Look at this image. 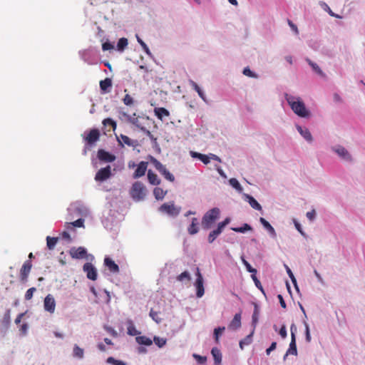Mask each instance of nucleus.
Masks as SVG:
<instances>
[{
    "label": "nucleus",
    "mask_w": 365,
    "mask_h": 365,
    "mask_svg": "<svg viewBox=\"0 0 365 365\" xmlns=\"http://www.w3.org/2000/svg\"><path fill=\"white\" fill-rule=\"evenodd\" d=\"M192 357L197 361L199 364H204L207 361V357L200 356L197 354H193Z\"/></svg>",
    "instance_id": "60"
},
{
    "label": "nucleus",
    "mask_w": 365,
    "mask_h": 365,
    "mask_svg": "<svg viewBox=\"0 0 365 365\" xmlns=\"http://www.w3.org/2000/svg\"><path fill=\"white\" fill-rule=\"evenodd\" d=\"M112 87V81L109 78H106L104 80L100 81V89L101 93H107L110 91Z\"/></svg>",
    "instance_id": "25"
},
{
    "label": "nucleus",
    "mask_w": 365,
    "mask_h": 365,
    "mask_svg": "<svg viewBox=\"0 0 365 365\" xmlns=\"http://www.w3.org/2000/svg\"><path fill=\"white\" fill-rule=\"evenodd\" d=\"M304 325L305 327V340L307 342L309 343L312 339L310 331H309V324L305 321H304Z\"/></svg>",
    "instance_id": "61"
},
{
    "label": "nucleus",
    "mask_w": 365,
    "mask_h": 365,
    "mask_svg": "<svg viewBox=\"0 0 365 365\" xmlns=\"http://www.w3.org/2000/svg\"><path fill=\"white\" fill-rule=\"evenodd\" d=\"M67 220H73L76 217H85L88 213V208L81 202L77 201L71 203L67 208Z\"/></svg>",
    "instance_id": "3"
},
{
    "label": "nucleus",
    "mask_w": 365,
    "mask_h": 365,
    "mask_svg": "<svg viewBox=\"0 0 365 365\" xmlns=\"http://www.w3.org/2000/svg\"><path fill=\"white\" fill-rule=\"evenodd\" d=\"M106 362L107 364H112V365H127L126 362H125L122 360L116 359L113 356L108 357Z\"/></svg>",
    "instance_id": "48"
},
{
    "label": "nucleus",
    "mask_w": 365,
    "mask_h": 365,
    "mask_svg": "<svg viewBox=\"0 0 365 365\" xmlns=\"http://www.w3.org/2000/svg\"><path fill=\"white\" fill-rule=\"evenodd\" d=\"M259 316V307L257 303H254V311L252 316V324L253 326V329H255V327L258 322Z\"/></svg>",
    "instance_id": "30"
},
{
    "label": "nucleus",
    "mask_w": 365,
    "mask_h": 365,
    "mask_svg": "<svg viewBox=\"0 0 365 365\" xmlns=\"http://www.w3.org/2000/svg\"><path fill=\"white\" fill-rule=\"evenodd\" d=\"M147 194L145 186L140 181L135 182L131 187L130 195L135 201H140L145 198Z\"/></svg>",
    "instance_id": "7"
},
{
    "label": "nucleus",
    "mask_w": 365,
    "mask_h": 365,
    "mask_svg": "<svg viewBox=\"0 0 365 365\" xmlns=\"http://www.w3.org/2000/svg\"><path fill=\"white\" fill-rule=\"evenodd\" d=\"M284 267H285V269H286V271H287V273L288 276L291 279L292 282V284L294 286V288L299 292V287L297 285V279H296L293 272H292L291 269L287 265L284 264Z\"/></svg>",
    "instance_id": "40"
},
{
    "label": "nucleus",
    "mask_w": 365,
    "mask_h": 365,
    "mask_svg": "<svg viewBox=\"0 0 365 365\" xmlns=\"http://www.w3.org/2000/svg\"><path fill=\"white\" fill-rule=\"evenodd\" d=\"M231 229L239 233H245L247 231L252 230V226L247 223H244L241 227H232Z\"/></svg>",
    "instance_id": "39"
},
{
    "label": "nucleus",
    "mask_w": 365,
    "mask_h": 365,
    "mask_svg": "<svg viewBox=\"0 0 365 365\" xmlns=\"http://www.w3.org/2000/svg\"><path fill=\"white\" fill-rule=\"evenodd\" d=\"M252 279H253L255 286L262 292L265 297H267L265 292L262 286L260 281L257 279L256 274L251 275Z\"/></svg>",
    "instance_id": "53"
},
{
    "label": "nucleus",
    "mask_w": 365,
    "mask_h": 365,
    "mask_svg": "<svg viewBox=\"0 0 365 365\" xmlns=\"http://www.w3.org/2000/svg\"><path fill=\"white\" fill-rule=\"evenodd\" d=\"M212 356L214 359L215 365H220L222 361V354L219 349L213 347L211 350Z\"/></svg>",
    "instance_id": "29"
},
{
    "label": "nucleus",
    "mask_w": 365,
    "mask_h": 365,
    "mask_svg": "<svg viewBox=\"0 0 365 365\" xmlns=\"http://www.w3.org/2000/svg\"><path fill=\"white\" fill-rule=\"evenodd\" d=\"M115 201L108 202L102 213L101 222L104 227L110 230L115 222L118 221V212L115 209Z\"/></svg>",
    "instance_id": "2"
},
{
    "label": "nucleus",
    "mask_w": 365,
    "mask_h": 365,
    "mask_svg": "<svg viewBox=\"0 0 365 365\" xmlns=\"http://www.w3.org/2000/svg\"><path fill=\"white\" fill-rule=\"evenodd\" d=\"M177 279L180 282H183L184 280L190 281V274L189 272L185 271L178 276Z\"/></svg>",
    "instance_id": "57"
},
{
    "label": "nucleus",
    "mask_w": 365,
    "mask_h": 365,
    "mask_svg": "<svg viewBox=\"0 0 365 365\" xmlns=\"http://www.w3.org/2000/svg\"><path fill=\"white\" fill-rule=\"evenodd\" d=\"M135 341L142 346H149L153 344V340L146 336H138L135 337Z\"/></svg>",
    "instance_id": "28"
},
{
    "label": "nucleus",
    "mask_w": 365,
    "mask_h": 365,
    "mask_svg": "<svg viewBox=\"0 0 365 365\" xmlns=\"http://www.w3.org/2000/svg\"><path fill=\"white\" fill-rule=\"evenodd\" d=\"M148 163L145 161H141L137 165V168L133 173V178H139L143 177L147 170Z\"/></svg>",
    "instance_id": "20"
},
{
    "label": "nucleus",
    "mask_w": 365,
    "mask_h": 365,
    "mask_svg": "<svg viewBox=\"0 0 365 365\" xmlns=\"http://www.w3.org/2000/svg\"><path fill=\"white\" fill-rule=\"evenodd\" d=\"M113 173H115L118 171H121L124 168V162L121 160H118L116 162H114L113 164Z\"/></svg>",
    "instance_id": "46"
},
{
    "label": "nucleus",
    "mask_w": 365,
    "mask_h": 365,
    "mask_svg": "<svg viewBox=\"0 0 365 365\" xmlns=\"http://www.w3.org/2000/svg\"><path fill=\"white\" fill-rule=\"evenodd\" d=\"M150 317L154 320L156 323L159 324L161 322L162 319L158 317V312L154 311L153 309H150L149 313Z\"/></svg>",
    "instance_id": "59"
},
{
    "label": "nucleus",
    "mask_w": 365,
    "mask_h": 365,
    "mask_svg": "<svg viewBox=\"0 0 365 365\" xmlns=\"http://www.w3.org/2000/svg\"><path fill=\"white\" fill-rule=\"evenodd\" d=\"M240 259H241L242 264L245 265V267L248 272L251 273L252 274H257V269L255 268H253L251 266V264L245 259V257L244 255H242Z\"/></svg>",
    "instance_id": "41"
},
{
    "label": "nucleus",
    "mask_w": 365,
    "mask_h": 365,
    "mask_svg": "<svg viewBox=\"0 0 365 365\" xmlns=\"http://www.w3.org/2000/svg\"><path fill=\"white\" fill-rule=\"evenodd\" d=\"M128 44V39L126 38H120L116 45V50L120 52H123Z\"/></svg>",
    "instance_id": "37"
},
{
    "label": "nucleus",
    "mask_w": 365,
    "mask_h": 365,
    "mask_svg": "<svg viewBox=\"0 0 365 365\" xmlns=\"http://www.w3.org/2000/svg\"><path fill=\"white\" fill-rule=\"evenodd\" d=\"M296 128L299 134L307 140L308 143H312L313 140L312 135L309 130L306 127H302L299 125H296Z\"/></svg>",
    "instance_id": "23"
},
{
    "label": "nucleus",
    "mask_w": 365,
    "mask_h": 365,
    "mask_svg": "<svg viewBox=\"0 0 365 365\" xmlns=\"http://www.w3.org/2000/svg\"><path fill=\"white\" fill-rule=\"evenodd\" d=\"M199 232L198 225H195V224H190L187 227V232L190 235H194Z\"/></svg>",
    "instance_id": "58"
},
{
    "label": "nucleus",
    "mask_w": 365,
    "mask_h": 365,
    "mask_svg": "<svg viewBox=\"0 0 365 365\" xmlns=\"http://www.w3.org/2000/svg\"><path fill=\"white\" fill-rule=\"evenodd\" d=\"M70 225L76 227H84V219L83 217H78L76 220L73 222H66V226L68 227Z\"/></svg>",
    "instance_id": "43"
},
{
    "label": "nucleus",
    "mask_w": 365,
    "mask_h": 365,
    "mask_svg": "<svg viewBox=\"0 0 365 365\" xmlns=\"http://www.w3.org/2000/svg\"><path fill=\"white\" fill-rule=\"evenodd\" d=\"M189 83L192 88L197 93L198 96L202 98V100H203L205 102H207L206 96L204 91L200 88V86L192 80H190Z\"/></svg>",
    "instance_id": "33"
},
{
    "label": "nucleus",
    "mask_w": 365,
    "mask_h": 365,
    "mask_svg": "<svg viewBox=\"0 0 365 365\" xmlns=\"http://www.w3.org/2000/svg\"><path fill=\"white\" fill-rule=\"evenodd\" d=\"M117 140L119 144L122 146H123L125 144L129 147H132L133 149H135L138 146L140 145L137 140H133L123 134H120L119 136H117Z\"/></svg>",
    "instance_id": "16"
},
{
    "label": "nucleus",
    "mask_w": 365,
    "mask_h": 365,
    "mask_svg": "<svg viewBox=\"0 0 365 365\" xmlns=\"http://www.w3.org/2000/svg\"><path fill=\"white\" fill-rule=\"evenodd\" d=\"M128 327H127V333L130 336H137L140 334V331L136 329L135 327L134 326L133 322L131 320L128 321Z\"/></svg>",
    "instance_id": "38"
},
{
    "label": "nucleus",
    "mask_w": 365,
    "mask_h": 365,
    "mask_svg": "<svg viewBox=\"0 0 365 365\" xmlns=\"http://www.w3.org/2000/svg\"><path fill=\"white\" fill-rule=\"evenodd\" d=\"M305 61L307 62V63L311 66L313 71H314L316 73H317L319 76H320L322 78L326 77V74L322 71V70L320 68V67L314 62H313L309 58H307Z\"/></svg>",
    "instance_id": "27"
},
{
    "label": "nucleus",
    "mask_w": 365,
    "mask_h": 365,
    "mask_svg": "<svg viewBox=\"0 0 365 365\" xmlns=\"http://www.w3.org/2000/svg\"><path fill=\"white\" fill-rule=\"evenodd\" d=\"M291 331V341L289 343V349L286 352V356L289 354L297 356V348L296 343V334L297 331V328L296 325L293 323L290 327Z\"/></svg>",
    "instance_id": "10"
},
{
    "label": "nucleus",
    "mask_w": 365,
    "mask_h": 365,
    "mask_svg": "<svg viewBox=\"0 0 365 365\" xmlns=\"http://www.w3.org/2000/svg\"><path fill=\"white\" fill-rule=\"evenodd\" d=\"M100 132L98 129L93 128L86 135V132L83 134V139L86 141V143L90 147H92L96 142L99 140Z\"/></svg>",
    "instance_id": "12"
},
{
    "label": "nucleus",
    "mask_w": 365,
    "mask_h": 365,
    "mask_svg": "<svg viewBox=\"0 0 365 365\" xmlns=\"http://www.w3.org/2000/svg\"><path fill=\"white\" fill-rule=\"evenodd\" d=\"M220 210L218 207H213L207 211L202 218L201 225L202 229L207 230L210 229L213 224L220 218Z\"/></svg>",
    "instance_id": "5"
},
{
    "label": "nucleus",
    "mask_w": 365,
    "mask_h": 365,
    "mask_svg": "<svg viewBox=\"0 0 365 365\" xmlns=\"http://www.w3.org/2000/svg\"><path fill=\"white\" fill-rule=\"evenodd\" d=\"M230 185L235 188L238 192H242L243 188L241 186L240 183L236 178H230L229 180Z\"/></svg>",
    "instance_id": "44"
},
{
    "label": "nucleus",
    "mask_w": 365,
    "mask_h": 365,
    "mask_svg": "<svg viewBox=\"0 0 365 365\" xmlns=\"http://www.w3.org/2000/svg\"><path fill=\"white\" fill-rule=\"evenodd\" d=\"M242 197L245 201H247L250 204V205L253 209L258 211H261L262 210L261 205L252 195L247 193H244L242 195Z\"/></svg>",
    "instance_id": "21"
},
{
    "label": "nucleus",
    "mask_w": 365,
    "mask_h": 365,
    "mask_svg": "<svg viewBox=\"0 0 365 365\" xmlns=\"http://www.w3.org/2000/svg\"><path fill=\"white\" fill-rule=\"evenodd\" d=\"M113 175L114 173H113L111 166L109 165L99 169L96 173L94 178L95 180L98 183V186L100 187L99 189L104 192L110 191V188L108 187V186L102 185V183Z\"/></svg>",
    "instance_id": "4"
},
{
    "label": "nucleus",
    "mask_w": 365,
    "mask_h": 365,
    "mask_svg": "<svg viewBox=\"0 0 365 365\" xmlns=\"http://www.w3.org/2000/svg\"><path fill=\"white\" fill-rule=\"evenodd\" d=\"M69 254L71 257L73 259H83L86 258L87 259L93 260L94 259L93 255L88 254L87 250L83 247H79L78 248L73 247H71L69 250Z\"/></svg>",
    "instance_id": "9"
},
{
    "label": "nucleus",
    "mask_w": 365,
    "mask_h": 365,
    "mask_svg": "<svg viewBox=\"0 0 365 365\" xmlns=\"http://www.w3.org/2000/svg\"><path fill=\"white\" fill-rule=\"evenodd\" d=\"M242 73L248 77L253 78H258L259 75L254 71H252L249 67H245Z\"/></svg>",
    "instance_id": "51"
},
{
    "label": "nucleus",
    "mask_w": 365,
    "mask_h": 365,
    "mask_svg": "<svg viewBox=\"0 0 365 365\" xmlns=\"http://www.w3.org/2000/svg\"><path fill=\"white\" fill-rule=\"evenodd\" d=\"M306 217L309 221L313 222L317 217L316 210L314 209H312L311 211L307 212L306 214Z\"/></svg>",
    "instance_id": "63"
},
{
    "label": "nucleus",
    "mask_w": 365,
    "mask_h": 365,
    "mask_svg": "<svg viewBox=\"0 0 365 365\" xmlns=\"http://www.w3.org/2000/svg\"><path fill=\"white\" fill-rule=\"evenodd\" d=\"M36 288L35 287H31L29 288L26 294H25V299L26 300H30L32 297H33V294L34 293L36 292Z\"/></svg>",
    "instance_id": "64"
},
{
    "label": "nucleus",
    "mask_w": 365,
    "mask_h": 365,
    "mask_svg": "<svg viewBox=\"0 0 365 365\" xmlns=\"http://www.w3.org/2000/svg\"><path fill=\"white\" fill-rule=\"evenodd\" d=\"M104 265L113 274L119 272V266L109 257H106L104 259Z\"/></svg>",
    "instance_id": "22"
},
{
    "label": "nucleus",
    "mask_w": 365,
    "mask_h": 365,
    "mask_svg": "<svg viewBox=\"0 0 365 365\" xmlns=\"http://www.w3.org/2000/svg\"><path fill=\"white\" fill-rule=\"evenodd\" d=\"M151 162L155 169L160 173L165 166L153 157H151Z\"/></svg>",
    "instance_id": "54"
},
{
    "label": "nucleus",
    "mask_w": 365,
    "mask_h": 365,
    "mask_svg": "<svg viewBox=\"0 0 365 365\" xmlns=\"http://www.w3.org/2000/svg\"><path fill=\"white\" fill-rule=\"evenodd\" d=\"M83 271L86 272L88 279L95 281L98 277V272L96 268L91 262H86L83 266Z\"/></svg>",
    "instance_id": "14"
},
{
    "label": "nucleus",
    "mask_w": 365,
    "mask_h": 365,
    "mask_svg": "<svg viewBox=\"0 0 365 365\" xmlns=\"http://www.w3.org/2000/svg\"><path fill=\"white\" fill-rule=\"evenodd\" d=\"M140 130L149 138V140L152 141L153 148L155 149V150L160 152V148L157 142V138L154 137V135L148 130L146 128H140Z\"/></svg>",
    "instance_id": "26"
},
{
    "label": "nucleus",
    "mask_w": 365,
    "mask_h": 365,
    "mask_svg": "<svg viewBox=\"0 0 365 365\" xmlns=\"http://www.w3.org/2000/svg\"><path fill=\"white\" fill-rule=\"evenodd\" d=\"M224 327H218L214 329V337L216 341V342H218L219 337L222 335L223 331L225 330Z\"/></svg>",
    "instance_id": "55"
},
{
    "label": "nucleus",
    "mask_w": 365,
    "mask_h": 365,
    "mask_svg": "<svg viewBox=\"0 0 365 365\" xmlns=\"http://www.w3.org/2000/svg\"><path fill=\"white\" fill-rule=\"evenodd\" d=\"M44 309L49 312L53 313L56 308V302L54 297L51 294H48L43 301Z\"/></svg>",
    "instance_id": "17"
},
{
    "label": "nucleus",
    "mask_w": 365,
    "mask_h": 365,
    "mask_svg": "<svg viewBox=\"0 0 365 365\" xmlns=\"http://www.w3.org/2000/svg\"><path fill=\"white\" fill-rule=\"evenodd\" d=\"M221 232L217 227L212 230L207 236V242L211 244L222 234Z\"/></svg>",
    "instance_id": "35"
},
{
    "label": "nucleus",
    "mask_w": 365,
    "mask_h": 365,
    "mask_svg": "<svg viewBox=\"0 0 365 365\" xmlns=\"http://www.w3.org/2000/svg\"><path fill=\"white\" fill-rule=\"evenodd\" d=\"M196 277L197 278L195 282V287L196 288V296L197 298H201L205 293L204 279L198 269H197Z\"/></svg>",
    "instance_id": "13"
},
{
    "label": "nucleus",
    "mask_w": 365,
    "mask_h": 365,
    "mask_svg": "<svg viewBox=\"0 0 365 365\" xmlns=\"http://www.w3.org/2000/svg\"><path fill=\"white\" fill-rule=\"evenodd\" d=\"M72 355L74 358L82 359L84 356V350L77 344H75L73 348Z\"/></svg>",
    "instance_id": "36"
},
{
    "label": "nucleus",
    "mask_w": 365,
    "mask_h": 365,
    "mask_svg": "<svg viewBox=\"0 0 365 365\" xmlns=\"http://www.w3.org/2000/svg\"><path fill=\"white\" fill-rule=\"evenodd\" d=\"M166 192H164L163 190L160 187H155L153 190V195L157 200H161L164 198Z\"/></svg>",
    "instance_id": "45"
},
{
    "label": "nucleus",
    "mask_w": 365,
    "mask_h": 365,
    "mask_svg": "<svg viewBox=\"0 0 365 365\" xmlns=\"http://www.w3.org/2000/svg\"><path fill=\"white\" fill-rule=\"evenodd\" d=\"M158 211L163 214H165L168 216L175 218L179 215L181 211V207L176 206L173 202L169 203H163L161 205Z\"/></svg>",
    "instance_id": "8"
},
{
    "label": "nucleus",
    "mask_w": 365,
    "mask_h": 365,
    "mask_svg": "<svg viewBox=\"0 0 365 365\" xmlns=\"http://www.w3.org/2000/svg\"><path fill=\"white\" fill-rule=\"evenodd\" d=\"M46 242H47V247L49 250H53L55 247V246L58 242V237L48 236L46 237Z\"/></svg>",
    "instance_id": "49"
},
{
    "label": "nucleus",
    "mask_w": 365,
    "mask_h": 365,
    "mask_svg": "<svg viewBox=\"0 0 365 365\" xmlns=\"http://www.w3.org/2000/svg\"><path fill=\"white\" fill-rule=\"evenodd\" d=\"M284 98L292 111L300 118H308L311 115L310 111L306 108L303 101L299 96L285 93Z\"/></svg>",
    "instance_id": "1"
},
{
    "label": "nucleus",
    "mask_w": 365,
    "mask_h": 365,
    "mask_svg": "<svg viewBox=\"0 0 365 365\" xmlns=\"http://www.w3.org/2000/svg\"><path fill=\"white\" fill-rule=\"evenodd\" d=\"M241 327V312L235 314L233 319L229 324L228 328L232 330H237Z\"/></svg>",
    "instance_id": "24"
},
{
    "label": "nucleus",
    "mask_w": 365,
    "mask_h": 365,
    "mask_svg": "<svg viewBox=\"0 0 365 365\" xmlns=\"http://www.w3.org/2000/svg\"><path fill=\"white\" fill-rule=\"evenodd\" d=\"M32 267V264L30 260H26L23 264L21 269L20 270V279L22 282L27 281L29 274L31 272Z\"/></svg>",
    "instance_id": "18"
},
{
    "label": "nucleus",
    "mask_w": 365,
    "mask_h": 365,
    "mask_svg": "<svg viewBox=\"0 0 365 365\" xmlns=\"http://www.w3.org/2000/svg\"><path fill=\"white\" fill-rule=\"evenodd\" d=\"M98 50L94 47H89L78 51V55L82 61L88 65L97 63Z\"/></svg>",
    "instance_id": "6"
},
{
    "label": "nucleus",
    "mask_w": 365,
    "mask_h": 365,
    "mask_svg": "<svg viewBox=\"0 0 365 365\" xmlns=\"http://www.w3.org/2000/svg\"><path fill=\"white\" fill-rule=\"evenodd\" d=\"M114 48V45L113 43L107 40L106 41L103 42L102 44V50L103 51H108Z\"/></svg>",
    "instance_id": "62"
},
{
    "label": "nucleus",
    "mask_w": 365,
    "mask_h": 365,
    "mask_svg": "<svg viewBox=\"0 0 365 365\" xmlns=\"http://www.w3.org/2000/svg\"><path fill=\"white\" fill-rule=\"evenodd\" d=\"M103 124L105 126H107V125L111 126L113 130H115L117 126L116 122L110 118H107L104 119L103 120Z\"/></svg>",
    "instance_id": "56"
},
{
    "label": "nucleus",
    "mask_w": 365,
    "mask_h": 365,
    "mask_svg": "<svg viewBox=\"0 0 365 365\" xmlns=\"http://www.w3.org/2000/svg\"><path fill=\"white\" fill-rule=\"evenodd\" d=\"M331 150L335 153L341 160L348 162L352 163L353 158L350 153L342 145H336L335 146L331 147Z\"/></svg>",
    "instance_id": "11"
},
{
    "label": "nucleus",
    "mask_w": 365,
    "mask_h": 365,
    "mask_svg": "<svg viewBox=\"0 0 365 365\" xmlns=\"http://www.w3.org/2000/svg\"><path fill=\"white\" fill-rule=\"evenodd\" d=\"M254 331H255V329H253L250 334L246 336L243 339H242L240 341L239 345L242 350L244 349L245 346L250 345L252 342V336H253Z\"/></svg>",
    "instance_id": "34"
},
{
    "label": "nucleus",
    "mask_w": 365,
    "mask_h": 365,
    "mask_svg": "<svg viewBox=\"0 0 365 365\" xmlns=\"http://www.w3.org/2000/svg\"><path fill=\"white\" fill-rule=\"evenodd\" d=\"M259 222L262 224L263 227L268 232L269 235L271 238H277V233L274 228L271 225V224L267 220H266L264 217H260Z\"/></svg>",
    "instance_id": "19"
},
{
    "label": "nucleus",
    "mask_w": 365,
    "mask_h": 365,
    "mask_svg": "<svg viewBox=\"0 0 365 365\" xmlns=\"http://www.w3.org/2000/svg\"><path fill=\"white\" fill-rule=\"evenodd\" d=\"M97 158L102 163H113L115 160V155L103 149H99L97 153Z\"/></svg>",
    "instance_id": "15"
},
{
    "label": "nucleus",
    "mask_w": 365,
    "mask_h": 365,
    "mask_svg": "<svg viewBox=\"0 0 365 365\" xmlns=\"http://www.w3.org/2000/svg\"><path fill=\"white\" fill-rule=\"evenodd\" d=\"M148 182L153 185H158L161 182L160 180L158 178V175L151 170H148Z\"/></svg>",
    "instance_id": "32"
},
{
    "label": "nucleus",
    "mask_w": 365,
    "mask_h": 365,
    "mask_svg": "<svg viewBox=\"0 0 365 365\" xmlns=\"http://www.w3.org/2000/svg\"><path fill=\"white\" fill-rule=\"evenodd\" d=\"M136 39H137V41L138 42V43L141 46L143 50L145 51V53L150 57H153V54L152 53L150 52L148 46H147V44L140 38V36L136 34Z\"/></svg>",
    "instance_id": "42"
},
{
    "label": "nucleus",
    "mask_w": 365,
    "mask_h": 365,
    "mask_svg": "<svg viewBox=\"0 0 365 365\" xmlns=\"http://www.w3.org/2000/svg\"><path fill=\"white\" fill-rule=\"evenodd\" d=\"M321 5H322V8H323L325 11H327L328 12V14H329L331 16L335 17V18H336V19H341V18H342V16H340V15H339V14H335L334 12H333V11H331V9L329 7V6H328L326 3H324H324H322Z\"/></svg>",
    "instance_id": "52"
},
{
    "label": "nucleus",
    "mask_w": 365,
    "mask_h": 365,
    "mask_svg": "<svg viewBox=\"0 0 365 365\" xmlns=\"http://www.w3.org/2000/svg\"><path fill=\"white\" fill-rule=\"evenodd\" d=\"M164 178L170 182H174L175 176L165 167L160 172Z\"/></svg>",
    "instance_id": "47"
},
{
    "label": "nucleus",
    "mask_w": 365,
    "mask_h": 365,
    "mask_svg": "<svg viewBox=\"0 0 365 365\" xmlns=\"http://www.w3.org/2000/svg\"><path fill=\"white\" fill-rule=\"evenodd\" d=\"M155 115L159 118L160 120H163L164 117L169 116L170 112L168 109L160 107V108H155L154 109Z\"/></svg>",
    "instance_id": "31"
},
{
    "label": "nucleus",
    "mask_w": 365,
    "mask_h": 365,
    "mask_svg": "<svg viewBox=\"0 0 365 365\" xmlns=\"http://www.w3.org/2000/svg\"><path fill=\"white\" fill-rule=\"evenodd\" d=\"M155 342L159 348H163L166 344V339L155 336L153 342Z\"/></svg>",
    "instance_id": "50"
}]
</instances>
